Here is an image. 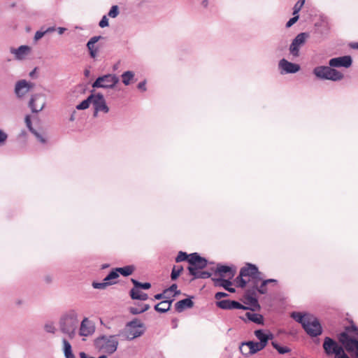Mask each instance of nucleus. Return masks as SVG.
I'll return each instance as SVG.
<instances>
[{
	"label": "nucleus",
	"instance_id": "obj_32",
	"mask_svg": "<svg viewBox=\"0 0 358 358\" xmlns=\"http://www.w3.org/2000/svg\"><path fill=\"white\" fill-rule=\"evenodd\" d=\"M247 318L257 324H262L263 322V317L257 313L252 312H247L245 314Z\"/></svg>",
	"mask_w": 358,
	"mask_h": 358
},
{
	"label": "nucleus",
	"instance_id": "obj_22",
	"mask_svg": "<svg viewBox=\"0 0 358 358\" xmlns=\"http://www.w3.org/2000/svg\"><path fill=\"white\" fill-rule=\"evenodd\" d=\"M188 270L190 275H192L194 278L206 279L210 278L211 275V273L208 271H196V268L194 266H189Z\"/></svg>",
	"mask_w": 358,
	"mask_h": 358
},
{
	"label": "nucleus",
	"instance_id": "obj_14",
	"mask_svg": "<svg viewBox=\"0 0 358 358\" xmlns=\"http://www.w3.org/2000/svg\"><path fill=\"white\" fill-rule=\"evenodd\" d=\"M95 331L94 323L87 317H85L80 326L79 334L81 336H89L93 334Z\"/></svg>",
	"mask_w": 358,
	"mask_h": 358
},
{
	"label": "nucleus",
	"instance_id": "obj_59",
	"mask_svg": "<svg viewBox=\"0 0 358 358\" xmlns=\"http://www.w3.org/2000/svg\"><path fill=\"white\" fill-rule=\"evenodd\" d=\"M45 34L53 32L55 30L54 27H48L47 29H44Z\"/></svg>",
	"mask_w": 358,
	"mask_h": 358
},
{
	"label": "nucleus",
	"instance_id": "obj_34",
	"mask_svg": "<svg viewBox=\"0 0 358 358\" xmlns=\"http://www.w3.org/2000/svg\"><path fill=\"white\" fill-rule=\"evenodd\" d=\"M116 269L118 273H120L124 276H128L134 272V267L133 266H126L122 268H117Z\"/></svg>",
	"mask_w": 358,
	"mask_h": 358
},
{
	"label": "nucleus",
	"instance_id": "obj_1",
	"mask_svg": "<svg viewBox=\"0 0 358 358\" xmlns=\"http://www.w3.org/2000/svg\"><path fill=\"white\" fill-rule=\"evenodd\" d=\"M340 345L330 337H325L322 347L327 356L334 355V358H350L348 352L358 357V341L349 336L346 332H342L338 335Z\"/></svg>",
	"mask_w": 358,
	"mask_h": 358
},
{
	"label": "nucleus",
	"instance_id": "obj_26",
	"mask_svg": "<svg viewBox=\"0 0 358 358\" xmlns=\"http://www.w3.org/2000/svg\"><path fill=\"white\" fill-rule=\"evenodd\" d=\"M62 344L65 358H76L72 352L71 345L66 338L62 339Z\"/></svg>",
	"mask_w": 358,
	"mask_h": 358
},
{
	"label": "nucleus",
	"instance_id": "obj_4",
	"mask_svg": "<svg viewBox=\"0 0 358 358\" xmlns=\"http://www.w3.org/2000/svg\"><path fill=\"white\" fill-rule=\"evenodd\" d=\"M313 74L319 79L339 81L343 78V74L340 71L327 66H319L313 71Z\"/></svg>",
	"mask_w": 358,
	"mask_h": 358
},
{
	"label": "nucleus",
	"instance_id": "obj_43",
	"mask_svg": "<svg viewBox=\"0 0 358 358\" xmlns=\"http://www.w3.org/2000/svg\"><path fill=\"white\" fill-rule=\"evenodd\" d=\"M173 293V296L179 294L180 292L178 290V286L176 284H173L170 287L164 290V294Z\"/></svg>",
	"mask_w": 358,
	"mask_h": 358
},
{
	"label": "nucleus",
	"instance_id": "obj_15",
	"mask_svg": "<svg viewBox=\"0 0 358 358\" xmlns=\"http://www.w3.org/2000/svg\"><path fill=\"white\" fill-rule=\"evenodd\" d=\"M34 86V84L27 82L25 80H21L15 84V92L18 97H22L29 92Z\"/></svg>",
	"mask_w": 358,
	"mask_h": 358
},
{
	"label": "nucleus",
	"instance_id": "obj_27",
	"mask_svg": "<svg viewBox=\"0 0 358 358\" xmlns=\"http://www.w3.org/2000/svg\"><path fill=\"white\" fill-rule=\"evenodd\" d=\"M310 315L305 314L302 315L299 312H293L291 314V317L297 322L301 323L303 328L304 327L305 322H306L310 317Z\"/></svg>",
	"mask_w": 358,
	"mask_h": 358
},
{
	"label": "nucleus",
	"instance_id": "obj_49",
	"mask_svg": "<svg viewBox=\"0 0 358 358\" xmlns=\"http://www.w3.org/2000/svg\"><path fill=\"white\" fill-rule=\"evenodd\" d=\"M143 294V292L140 290L139 288H136L134 287L130 290V296L132 299H137V296H140Z\"/></svg>",
	"mask_w": 358,
	"mask_h": 358
},
{
	"label": "nucleus",
	"instance_id": "obj_64",
	"mask_svg": "<svg viewBox=\"0 0 358 358\" xmlns=\"http://www.w3.org/2000/svg\"><path fill=\"white\" fill-rule=\"evenodd\" d=\"M351 46L354 49H358V43H355L352 44Z\"/></svg>",
	"mask_w": 358,
	"mask_h": 358
},
{
	"label": "nucleus",
	"instance_id": "obj_24",
	"mask_svg": "<svg viewBox=\"0 0 358 358\" xmlns=\"http://www.w3.org/2000/svg\"><path fill=\"white\" fill-rule=\"evenodd\" d=\"M245 297L248 300V303L254 306V307H259L258 300L257 298V293L255 292V290H252V289L249 288L246 291L245 293Z\"/></svg>",
	"mask_w": 358,
	"mask_h": 358
},
{
	"label": "nucleus",
	"instance_id": "obj_57",
	"mask_svg": "<svg viewBox=\"0 0 358 358\" xmlns=\"http://www.w3.org/2000/svg\"><path fill=\"white\" fill-rule=\"evenodd\" d=\"M166 294H164V291L163 292V293H160V294H157L155 296V299H157V300H159V299H165V297L166 296Z\"/></svg>",
	"mask_w": 358,
	"mask_h": 358
},
{
	"label": "nucleus",
	"instance_id": "obj_35",
	"mask_svg": "<svg viewBox=\"0 0 358 358\" xmlns=\"http://www.w3.org/2000/svg\"><path fill=\"white\" fill-rule=\"evenodd\" d=\"M92 94L84 101H83L80 103L76 106V109L78 110H85L89 108L90 103H92Z\"/></svg>",
	"mask_w": 358,
	"mask_h": 358
},
{
	"label": "nucleus",
	"instance_id": "obj_38",
	"mask_svg": "<svg viewBox=\"0 0 358 358\" xmlns=\"http://www.w3.org/2000/svg\"><path fill=\"white\" fill-rule=\"evenodd\" d=\"M131 282L134 284V286L136 287V288L148 289L151 287V285L149 282L142 283L135 279H131Z\"/></svg>",
	"mask_w": 358,
	"mask_h": 358
},
{
	"label": "nucleus",
	"instance_id": "obj_47",
	"mask_svg": "<svg viewBox=\"0 0 358 358\" xmlns=\"http://www.w3.org/2000/svg\"><path fill=\"white\" fill-rule=\"evenodd\" d=\"M188 258H189V255L186 252L180 251L178 254V256L176 258V262H181L185 260H187Z\"/></svg>",
	"mask_w": 358,
	"mask_h": 358
},
{
	"label": "nucleus",
	"instance_id": "obj_53",
	"mask_svg": "<svg viewBox=\"0 0 358 358\" xmlns=\"http://www.w3.org/2000/svg\"><path fill=\"white\" fill-rule=\"evenodd\" d=\"M299 15H294L293 17L290 18L289 21L286 24L287 27H292L298 20H299Z\"/></svg>",
	"mask_w": 358,
	"mask_h": 358
},
{
	"label": "nucleus",
	"instance_id": "obj_21",
	"mask_svg": "<svg viewBox=\"0 0 358 358\" xmlns=\"http://www.w3.org/2000/svg\"><path fill=\"white\" fill-rule=\"evenodd\" d=\"M213 280L214 281L215 286L222 287L224 288L226 290H227L231 293L235 292V289L231 287V285H232V283L229 280H226V279H222V278H218V279L213 278Z\"/></svg>",
	"mask_w": 358,
	"mask_h": 358
},
{
	"label": "nucleus",
	"instance_id": "obj_9",
	"mask_svg": "<svg viewBox=\"0 0 358 358\" xmlns=\"http://www.w3.org/2000/svg\"><path fill=\"white\" fill-rule=\"evenodd\" d=\"M303 329L312 337L317 336L322 334L321 324L317 318L311 315L308 321L305 322Z\"/></svg>",
	"mask_w": 358,
	"mask_h": 358
},
{
	"label": "nucleus",
	"instance_id": "obj_45",
	"mask_svg": "<svg viewBox=\"0 0 358 358\" xmlns=\"http://www.w3.org/2000/svg\"><path fill=\"white\" fill-rule=\"evenodd\" d=\"M109 285V282H106V281H104V280H103L102 282H92V287L94 288V289H104L106 288V287H108Z\"/></svg>",
	"mask_w": 358,
	"mask_h": 358
},
{
	"label": "nucleus",
	"instance_id": "obj_31",
	"mask_svg": "<svg viewBox=\"0 0 358 358\" xmlns=\"http://www.w3.org/2000/svg\"><path fill=\"white\" fill-rule=\"evenodd\" d=\"M267 283L262 279L259 284L257 286H251L250 288L252 290H255V292L257 294H264L267 292V288H266Z\"/></svg>",
	"mask_w": 358,
	"mask_h": 358
},
{
	"label": "nucleus",
	"instance_id": "obj_55",
	"mask_svg": "<svg viewBox=\"0 0 358 358\" xmlns=\"http://www.w3.org/2000/svg\"><path fill=\"white\" fill-rule=\"evenodd\" d=\"M146 81L145 80H143L142 82H140L138 85H137V87L138 90L143 91V92H145L146 91Z\"/></svg>",
	"mask_w": 358,
	"mask_h": 358
},
{
	"label": "nucleus",
	"instance_id": "obj_42",
	"mask_svg": "<svg viewBox=\"0 0 358 358\" xmlns=\"http://www.w3.org/2000/svg\"><path fill=\"white\" fill-rule=\"evenodd\" d=\"M305 3V0H299L294 5L293 8V15H298L299 12L301 10V8L303 6Z\"/></svg>",
	"mask_w": 358,
	"mask_h": 358
},
{
	"label": "nucleus",
	"instance_id": "obj_28",
	"mask_svg": "<svg viewBox=\"0 0 358 358\" xmlns=\"http://www.w3.org/2000/svg\"><path fill=\"white\" fill-rule=\"evenodd\" d=\"M135 73L131 71H124L122 75V82L124 85H129L134 78Z\"/></svg>",
	"mask_w": 358,
	"mask_h": 358
},
{
	"label": "nucleus",
	"instance_id": "obj_17",
	"mask_svg": "<svg viewBox=\"0 0 358 358\" xmlns=\"http://www.w3.org/2000/svg\"><path fill=\"white\" fill-rule=\"evenodd\" d=\"M102 38L101 36H95L92 37L87 43V48L89 51V54L91 58L95 59L99 53V46L96 45V43Z\"/></svg>",
	"mask_w": 358,
	"mask_h": 358
},
{
	"label": "nucleus",
	"instance_id": "obj_10",
	"mask_svg": "<svg viewBox=\"0 0 358 358\" xmlns=\"http://www.w3.org/2000/svg\"><path fill=\"white\" fill-rule=\"evenodd\" d=\"M308 36V34L303 32L294 38L289 46V52L293 57L299 56V50L305 44Z\"/></svg>",
	"mask_w": 358,
	"mask_h": 358
},
{
	"label": "nucleus",
	"instance_id": "obj_52",
	"mask_svg": "<svg viewBox=\"0 0 358 358\" xmlns=\"http://www.w3.org/2000/svg\"><path fill=\"white\" fill-rule=\"evenodd\" d=\"M45 34L44 28H41L40 30L37 31L34 36L35 41H38L41 39Z\"/></svg>",
	"mask_w": 358,
	"mask_h": 358
},
{
	"label": "nucleus",
	"instance_id": "obj_18",
	"mask_svg": "<svg viewBox=\"0 0 358 358\" xmlns=\"http://www.w3.org/2000/svg\"><path fill=\"white\" fill-rule=\"evenodd\" d=\"M45 99L40 94H35L32 96L29 101V106L33 113H38L42 110L45 107Z\"/></svg>",
	"mask_w": 358,
	"mask_h": 358
},
{
	"label": "nucleus",
	"instance_id": "obj_8",
	"mask_svg": "<svg viewBox=\"0 0 358 358\" xmlns=\"http://www.w3.org/2000/svg\"><path fill=\"white\" fill-rule=\"evenodd\" d=\"M92 104L94 108V117H97L99 113H108L109 112V107L107 106L105 98L102 94H92Z\"/></svg>",
	"mask_w": 358,
	"mask_h": 358
},
{
	"label": "nucleus",
	"instance_id": "obj_50",
	"mask_svg": "<svg viewBox=\"0 0 358 358\" xmlns=\"http://www.w3.org/2000/svg\"><path fill=\"white\" fill-rule=\"evenodd\" d=\"M8 134L3 130L0 129V147L3 146L7 141Z\"/></svg>",
	"mask_w": 358,
	"mask_h": 358
},
{
	"label": "nucleus",
	"instance_id": "obj_29",
	"mask_svg": "<svg viewBox=\"0 0 358 358\" xmlns=\"http://www.w3.org/2000/svg\"><path fill=\"white\" fill-rule=\"evenodd\" d=\"M31 133L34 135L36 138L41 143L45 145L48 143V138L47 134L45 131H43L42 130L38 131L36 129H34L31 131Z\"/></svg>",
	"mask_w": 358,
	"mask_h": 358
},
{
	"label": "nucleus",
	"instance_id": "obj_63",
	"mask_svg": "<svg viewBox=\"0 0 358 358\" xmlns=\"http://www.w3.org/2000/svg\"><path fill=\"white\" fill-rule=\"evenodd\" d=\"M23 303V301L21 299H18L15 301V304L17 306H21Z\"/></svg>",
	"mask_w": 358,
	"mask_h": 358
},
{
	"label": "nucleus",
	"instance_id": "obj_58",
	"mask_svg": "<svg viewBox=\"0 0 358 358\" xmlns=\"http://www.w3.org/2000/svg\"><path fill=\"white\" fill-rule=\"evenodd\" d=\"M136 297H137L138 300H141V301H145L148 299V294L145 293H143V292L141 295L137 296Z\"/></svg>",
	"mask_w": 358,
	"mask_h": 358
},
{
	"label": "nucleus",
	"instance_id": "obj_61",
	"mask_svg": "<svg viewBox=\"0 0 358 358\" xmlns=\"http://www.w3.org/2000/svg\"><path fill=\"white\" fill-rule=\"evenodd\" d=\"M264 281L267 283V285L270 282H277V280L275 279H268V280H264Z\"/></svg>",
	"mask_w": 358,
	"mask_h": 358
},
{
	"label": "nucleus",
	"instance_id": "obj_56",
	"mask_svg": "<svg viewBox=\"0 0 358 358\" xmlns=\"http://www.w3.org/2000/svg\"><path fill=\"white\" fill-rule=\"evenodd\" d=\"M228 294L225 292H217L215 295V298L218 301L221 300L222 298L227 296Z\"/></svg>",
	"mask_w": 358,
	"mask_h": 358
},
{
	"label": "nucleus",
	"instance_id": "obj_19",
	"mask_svg": "<svg viewBox=\"0 0 358 358\" xmlns=\"http://www.w3.org/2000/svg\"><path fill=\"white\" fill-rule=\"evenodd\" d=\"M254 334L259 341V343L264 348L267 345L268 341L273 338V334L268 331L257 329L255 331Z\"/></svg>",
	"mask_w": 358,
	"mask_h": 358
},
{
	"label": "nucleus",
	"instance_id": "obj_5",
	"mask_svg": "<svg viewBox=\"0 0 358 358\" xmlns=\"http://www.w3.org/2000/svg\"><path fill=\"white\" fill-rule=\"evenodd\" d=\"M94 345L99 350L108 354H113L117 348L118 340L114 335L102 336L95 340Z\"/></svg>",
	"mask_w": 358,
	"mask_h": 358
},
{
	"label": "nucleus",
	"instance_id": "obj_41",
	"mask_svg": "<svg viewBox=\"0 0 358 358\" xmlns=\"http://www.w3.org/2000/svg\"><path fill=\"white\" fill-rule=\"evenodd\" d=\"M44 329L46 332L50 334H55L56 332V327L53 322H47L44 324Z\"/></svg>",
	"mask_w": 358,
	"mask_h": 358
},
{
	"label": "nucleus",
	"instance_id": "obj_11",
	"mask_svg": "<svg viewBox=\"0 0 358 358\" xmlns=\"http://www.w3.org/2000/svg\"><path fill=\"white\" fill-rule=\"evenodd\" d=\"M280 74L295 73L300 70V66L287 61L285 59H282L279 61L278 65Z\"/></svg>",
	"mask_w": 358,
	"mask_h": 358
},
{
	"label": "nucleus",
	"instance_id": "obj_6",
	"mask_svg": "<svg viewBox=\"0 0 358 358\" xmlns=\"http://www.w3.org/2000/svg\"><path fill=\"white\" fill-rule=\"evenodd\" d=\"M145 331L144 324L138 319L128 322L124 331V336L127 340H133L140 337Z\"/></svg>",
	"mask_w": 358,
	"mask_h": 358
},
{
	"label": "nucleus",
	"instance_id": "obj_30",
	"mask_svg": "<svg viewBox=\"0 0 358 358\" xmlns=\"http://www.w3.org/2000/svg\"><path fill=\"white\" fill-rule=\"evenodd\" d=\"M245 344L249 346V350L250 355L255 354L256 352L261 351L264 348L259 343L254 341H246Z\"/></svg>",
	"mask_w": 358,
	"mask_h": 358
},
{
	"label": "nucleus",
	"instance_id": "obj_13",
	"mask_svg": "<svg viewBox=\"0 0 358 358\" xmlns=\"http://www.w3.org/2000/svg\"><path fill=\"white\" fill-rule=\"evenodd\" d=\"M352 57L348 55L332 58L329 61V65L332 68H348L352 65Z\"/></svg>",
	"mask_w": 358,
	"mask_h": 358
},
{
	"label": "nucleus",
	"instance_id": "obj_51",
	"mask_svg": "<svg viewBox=\"0 0 358 358\" xmlns=\"http://www.w3.org/2000/svg\"><path fill=\"white\" fill-rule=\"evenodd\" d=\"M99 25L101 28H104L108 26V19L106 15H103L100 20Z\"/></svg>",
	"mask_w": 358,
	"mask_h": 358
},
{
	"label": "nucleus",
	"instance_id": "obj_62",
	"mask_svg": "<svg viewBox=\"0 0 358 358\" xmlns=\"http://www.w3.org/2000/svg\"><path fill=\"white\" fill-rule=\"evenodd\" d=\"M173 294V293H167V294H166V296L165 297L166 300H169V299H170L171 296H172Z\"/></svg>",
	"mask_w": 358,
	"mask_h": 358
},
{
	"label": "nucleus",
	"instance_id": "obj_46",
	"mask_svg": "<svg viewBox=\"0 0 358 358\" xmlns=\"http://www.w3.org/2000/svg\"><path fill=\"white\" fill-rule=\"evenodd\" d=\"M207 265V260L205 258L201 257L194 267L196 268V271L204 268Z\"/></svg>",
	"mask_w": 358,
	"mask_h": 358
},
{
	"label": "nucleus",
	"instance_id": "obj_7",
	"mask_svg": "<svg viewBox=\"0 0 358 358\" xmlns=\"http://www.w3.org/2000/svg\"><path fill=\"white\" fill-rule=\"evenodd\" d=\"M119 78L113 73L106 74L98 77L92 83L93 88L113 89L119 83Z\"/></svg>",
	"mask_w": 358,
	"mask_h": 358
},
{
	"label": "nucleus",
	"instance_id": "obj_40",
	"mask_svg": "<svg viewBox=\"0 0 358 358\" xmlns=\"http://www.w3.org/2000/svg\"><path fill=\"white\" fill-rule=\"evenodd\" d=\"M200 257L196 252L192 253L189 255V258L187 259L188 262L189 263V266H194L196 262L200 260Z\"/></svg>",
	"mask_w": 358,
	"mask_h": 358
},
{
	"label": "nucleus",
	"instance_id": "obj_48",
	"mask_svg": "<svg viewBox=\"0 0 358 358\" xmlns=\"http://www.w3.org/2000/svg\"><path fill=\"white\" fill-rule=\"evenodd\" d=\"M241 352L245 356H250V352L249 350V346L245 344V342H243L239 347Z\"/></svg>",
	"mask_w": 358,
	"mask_h": 358
},
{
	"label": "nucleus",
	"instance_id": "obj_25",
	"mask_svg": "<svg viewBox=\"0 0 358 358\" xmlns=\"http://www.w3.org/2000/svg\"><path fill=\"white\" fill-rule=\"evenodd\" d=\"M173 301V299H170L161 301L155 306V310L159 313L167 312L170 309Z\"/></svg>",
	"mask_w": 358,
	"mask_h": 358
},
{
	"label": "nucleus",
	"instance_id": "obj_2",
	"mask_svg": "<svg viewBox=\"0 0 358 358\" xmlns=\"http://www.w3.org/2000/svg\"><path fill=\"white\" fill-rule=\"evenodd\" d=\"M262 279V273L259 271L258 268L254 264H247L241 269L239 275L236 278V282L242 288L246 285L250 287L259 285Z\"/></svg>",
	"mask_w": 358,
	"mask_h": 358
},
{
	"label": "nucleus",
	"instance_id": "obj_44",
	"mask_svg": "<svg viewBox=\"0 0 358 358\" xmlns=\"http://www.w3.org/2000/svg\"><path fill=\"white\" fill-rule=\"evenodd\" d=\"M119 13H120V12H119L118 6L116 5H114L110 8V9L108 13V15L112 18H115L119 15Z\"/></svg>",
	"mask_w": 358,
	"mask_h": 358
},
{
	"label": "nucleus",
	"instance_id": "obj_39",
	"mask_svg": "<svg viewBox=\"0 0 358 358\" xmlns=\"http://www.w3.org/2000/svg\"><path fill=\"white\" fill-rule=\"evenodd\" d=\"M182 270H183L182 266L176 267V266H174L172 269L171 274V279L173 280H176L178 278V276L180 275V273H182Z\"/></svg>",
	"mask_w": 358,
	"mask_h": 358
},
{
	"label": "nucleus",
	"instance_id": "obj_20",
	"mask_svg": "<svg viewBox=\"0 0 358 358\" xmlns=\"http://www.w3.org/2000/svg\"><path fill=\"white\" fill-rule=\"evenodd\" d=\"M194 306V302L190 298L185 299L178 301L175 304L176 310L178 313H181L187 308H191Z\"/></svg>",
	"mask_w": 358,
	"mask_h": 358
},
{
	"label": "nucleus",
	"instance_id": "obj_36",
	"mask_svg": "<svg viewBox=\"0 0 358 358\" xmlns=\"http://www.w3.org/2000/svg\"><path fill=\"white\" fill-rule=\"evenodd\" d=\"M119 277L118 272L117 269L110 271L104 278V281L109 282V285H113L115 282H113V280H115Z\"/></svg>",
	"mask_w": 358,
	"mask_h": 358
},
{
	"label": "nucleus",
	"instance_id": "obj_23",
	"mask_svg": "<svg viewBox=\"0 0 358 358\" xmlns=\"http://www.w3.org/2000/svg\"><path fill=\"white\" fill-rule=\"evenodd\" d=\"M217 272L221 277H228L229 279L234 276V271L228 266L219 265L217 268Z\"/></svg>",
	"mask_w": 358,
	"mask_h": 358
},
{
	"label": "nucleus",
	"instance_id": "obj_12",
	"mask_svg": "<svg viewBox=\"0 0 358 358\" xmlns=\"http://www.w3.org/2000/svg\"><path fill=\"white\" fill-rule=\"evenodd\" d=\"M31 48L28 45H20L17 48H10V52L14 55L16 60H24L31 54Z\"/></svg>",
	"mask_w": 358,
	"mask_h": 358
},
{
	"label": "nucleus",
	"instance_id": "obj_33",
	"mask_svg": "<svg viewBox=\"0 0 358 358\" xmlns=\"http://www.w3.org/2000/svg\"><path fill=\"white\" fill-rule=\"evenodd\" d=\"M150 308L148 304H141L138 306L131 307L130 312L134 315L142 313Z\"/></svg>",
	"mask_w": 358,
	"mask_h": 358
},
{
	"label": "nucleus",
	"instance_id": "obj_3",
	"mask_svg": "<svg viewBox=\"0 0 358 358\" xmlns=\"http://www.w3.org/2000/svg\"><path fill=\"white\" fill-rule=\"evenodd\" d=\"M78 324V313L74 309H70L64 313L59 317V327L60 331L73 339L76 334Z\"/></svg>",
	"mask_w": 358,
	"mask_h": 358
},
{
	"label": "nucleus",
	"instance_id": "obj_16",
	"mask_svg": "<svg viewBox=\"0 0 358 358\" xmlns=\"http://www.w3.org/2000/svg\"><path fill=\"white\" fill-rule=\"evenodd\" d=\"M217 306L224 310L231 309H248L247 307L244 306L241 303L236 301H230L229 299H223L217 301Z\"/></svg>",
	"mask_w": 358,
	"mask_h": 358
},
{
	"label": "nucleus",
	"instance_id": "obj_60",
	"mask_svg": "<svg viewBox=\"0 0 358 358\" xmlns=\"http://www.w3.org/2000/svg\"><path fill=\"white\" fill-rule=\"evenodd\" d=\"M65 31H66V28H64V27H58L57 28L58 34L60 35L63 34Z\"/></svg>",
	"mask_w": 358,
	"mask_h": 358
},
{
	"label": "nucleus",
	"instance_id": "obj_37",
	"mask_svg": "<svg viewBox=\"0 0 358 358\" xmlns=\"http://www.w3.org/2000/svg\"><path fill=\"white\" fill-rule=\"evenodd\" d=\"M272 346L278 352V353L283 355L291 351L288 347H282L275 342H272Z\"/></svg>",
	"mask_w": 358,
	"mask_h": 358
},
{
	"label": "nucleus",
	"instance_id": "obj_54",
	"mask_svg": "<svg viewBox=\"0 0 358 358\" xmlns=\"http://www.w3.org/2000/svg\"><path fill=\"white\" fill-rule=\"evenodd\" d=\"M25 124L31 132L34 129L32 127L31 121L29 115H27L25 117Z\"/></svg>",
	"mask_w": 358,
	"mask_h": 358
}]
</instances>
